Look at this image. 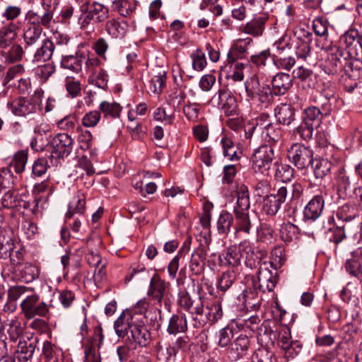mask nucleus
I'll list each match as a JSON object with an SVG mask.
<instances>
[{"label": "nucleus", "mask_w": 362, "mask_h": 362, "mask_svg": "<svg viewBox=\"0 0 362 362\" xmlns=\"http://www.w3.org/2000/svg\"><path fill=\"white\" fill-rule=\"evenodd\" d=\"M17 26L13 23H10L6 26L3 27L0 30V48L6 49L12 44V42L16 38L17 33L16 30Z\"/></svg>", "instance_id": "nucleus-34"}, {"label": "nucleus", "mask_w": 362, "mask_h": 362, "mask_svg": "<svg viewBox=\"0 0 362 362\" xmlns=\"http://www.w3.org/2000/svg\"><path fill=\"white\" fill-rule=\"evenodd\" d=\"M191 58L192 59V67L195 71H201L206 67L207 62L205 54L200 49H197L192 53Z\"/></svg>", "instance_id": "nucleus-55"}, {"label": "nucleus", "mask_w": 362, "mask_h": 362, "mask_svg": "<svg viewBox=\"0 0 362 362\" xmlns=\"http://www.w3.org/2000/svg\"><path fill=\"white\" fill-rule=\"evenodd\" d=\"M257 362H277L274 354L266 348L258 349L255 353Z\"/></svg>", "instance_id": "nucleus-62"}, {"label": "nucleus", "mask_w": 362, "mask_h": 362, "mask_svg": "<svg viewBox=\"0 0 362 362\" xmlns=\"http://www.w3.org/2000/svg\"><path fill=\"white\" fill-rule=\"evenodd\" d=\"M346 272L353 276L360 279L362 269V247H358L351 252V257L345 264Z\"/></svg>", "instance_id": "nucleus-25"}, {"label": "nucleus", "mask_w": 362, "mask_h": 362, "mask_svg": "<svg viewBox=\"0 0 362 362\" xmlns=\"http://www.w3.org/2000/svg\"><path fill=\"white\" fill-rule=\"evenodd\" d=\"M15 247V238L13 230L10 228L0 230V259L11 257Z\"/></svg>", "instance_id": "nucleus-20"}, {"label": "nucleus", "mask_w": 362, "mask_h": 362, "mask_svg": "<svg viewBox=\"0 0 362 362\" xmlns=\"http://www.w3.org/2000/svg\"><path fill=\"white\" fill-rule=\"evenodd\" d=\"M86 199L83 194L75 196L69 204L68 211L65 214V221L69 222L72 218L83 216L85 211Z\"/></svg>", "instance_id": "nucleus-29"}, {"label": "nucleus", "mask_w": 362, "mask_h": 362, "mask_svg": "<svg viewBox=\"0 0 362 362\" xmlns=\"http://www.w3.org/2000/svg\"><path fill=\"white\" fill-rule=\"evenodd\" d=\"M22 14V8L18 6L8 5L7 6L2 16L8 21L13 23V21L16 20Z\"/></svg>", "instance_id": "nucleus-60"}, {"label": "nucleus", "mask_w": 362, "mask_h": 362, "mask_svg": "<svg viewBox=\"0 0 362 362\" xmlns=\"http://www.w3.org/2000/svg\"><path fill=\"white\" fill-rule=\"evenodd\" d=\"M288 195L287 187H280L276 194H270L264 198L263 210L267 215L274 216L277 214Z\"/></svg>", "instance_id": "nucleus-14"}, {"label": "nucleus", "mask_w": 362, "mask_h": 362, "mask_svg": "<svg viewBox=\"0 0 362 362\" xmlns=\"http://www.w3.org/2000/svg\"><path fill=\"white\" fill-rule=\"evenodd\" d=\"M358 211L356 206L349 203L340 206L336 213L337 218L345 222H349L358 217Z\"/></svg>", "instance_id": "nucleus-39"}, {"label": "nucleus", "mask_w": 362, "mask_h": 362, "mask_svg": "<svg viewBox=\"0 0 362 362\" xmlns=\"http://www.w3.org/2000/svg\"><path fill=\"white\" fill-rule=\"evenodd\" d=\"M10 46L6 52V59L11 62L20 61L24 53L22 46L18 44H13Z\"/></svg>", "instance_id": "nucleus-57"}, {"label": "nucleus", "mask_w": 362, "mask_h": 362, "mask_svg": "<svg viewBox=\"0 0 362 362\" xmlns=\"http://www.w3.org/2000/svg\"><path fill=\"white\" fill-rule=\"evenodd\" d=\"M52 153L57 158H64L72 152L74 146V139L68 134L59 133L51 140Z\"/></svg>", "instance_id": "nucleus-11"}, {"label": "nucleus", "mask_w": 362, "mask_h": 362, "mask_svg": "<svg viewBox=\"0 0 362 362\" xmlns=\"http://www.w3.org/2000/svg\"><path fill=\"white\" fill-rule=\"evenodd\" d=\"M274 95V92L269 85L262 84L252 101L257 103L260 108H267L272 103Z\"/></svg>", "instance_id": "nucleus-31"}, {"label": "nucleus", "mask_w": 362, "mask_h": 362, "mask_svg": "<svg viewBox=\"0 0 362 362\" xmlns=\"http://www.w3.org/2000/svg\"><path fill=\"white\" fill-rule=\"evenodd\" d=\"M272 85L275 95H283L291 88L293 81L288 74L279 73L273 76Z\"/></svg>", "instance_id": "nucleus-26"}, {"label": "nucleus", "mask_w": 362, "mask_h": 362, "mask_svg": "<svg viewBox=\"0 0 362 362\" xmlns=\"http://www.w3.org/2000/svg\"><path fill=\"white\" fill-rule=\"evenodd\" d=\"M101 117V113L99 111H90L86 113L83 119L82 124L86 127H93L97 125Z\"/></svg>", "instance_id": "nucleus-64"}, {"label": "nucleus", "mask_w": 362, "mask_h": 362, "mask_svg": "<svg viewBox=\"0 0 362 362\" xmlns=\"http://www.w3.org/2000/svg\"><path fill=\"white\" fill-rule=\"evenodd\" d=\"M273 168L275 171V178L283 182L290 181L293 176L294 170L288 165L281 163L279 164L276 161L274 163Z\"/></svg>", "instance_id": "nucleus-40"}, {"label": "nucleus", "mask_w": 362, "mask_h": 362, "mask_svg": "<svg viewBox=\"0 0 362 362\" xmlns=\"http://www.w3.org/2000/svg\"><path fill=\"white\" fill-rule=\"evenodd\" d=\"M336 182L339 196L342 197L346 195L347 191L350 189L351 182L344 167H341L338 169Z\"/></svg>", "instance_id": "nucleus-41"}, {"label": "nucleus", "mask_w": 362, "mask_h": 362, "mask_svg": "<svg viewBox=\"0 0 362 362\" xmlns=\"http://www.w3.org/2000/svg\"><path fill=\"white\" fill-rule=\"evenodd\" d=\"M243 252L245 253V264L247 267L253 269L257 267L262 259L266 256L264 250L253 247L250 243L244 241Z\"/></svg>", "instance_id": "nucleus-23"}, {"label": "nucleus", "mask_w": 362, "mask_h": 362, "mask_svg": "<svg viewBox=\"0 0 362 362\" xmlns=\"http://www.w3.org/2000/svg\"><path fill=\"white\" fill-rule=\"evenodd\" d=\"M118 3V11L123 16H130L136 9V5L134 0H119Z\"/></svg>", "instance_id": "nucleus-61"}, {"label": "nucleus", "mask_w": 362, "mask_h": 362, "mask_svg": "<svg viewBox=\"0 0 362 362\" xmlns=\"http://www.w3.org/2000/svg\"><path fill=\"white\" fill-rule=\"evenodd\" d=\"M311 164L313 165L315 177L317 179L321 180L329 174L333 166L330 161L325 158L313 159V162Z\"/></svg>", "instance_id": "nucleus-37"}, {"label": "nucleus", "mask_w": 362, "mask_h": 362, "mask_svg": "<svg viewBox=\"0 0 362 362\" xmlns=\"http://www.w3.org/2000/svg\"><path fill=\"white\" fill-rule=\"evenodd\" d=\"M55 71V66L50 63L38 66L35 69V73L42 81H47L49 76Z\"/></svg>", "instance_id": "nucleus-59"}, {"label": "nucleus", "mask_w": 362, "mask_h": 362, "mask_svg": "<svg viewBox=\"0 0 362 362\" xmlns=\"http://www.w3.org/2000/svg\"><path fill=\"white\" fill-rule=\"evenodd\" d=\"M250 339L246 334H241L237 337L227 349V357L233 362H236L248 354L250 346Z\"/></svg>", "instance_id": "nucleus-12"}, {"label": "nucleus", "mask_w": 362, "mask_h": 362, "mask_svg": "<svg viewBox=\"0 0 362 362\" xmlns=\"http://www.w3.org/2000/svg\"><path fill=\"white\" fill-rule=\"evenodd\" d=\"M298 230V227L290 222L282 224L280 228L281 240L286 243H291L296 237Z\"/></svg>", "instance_id": "nucleus-49"}, {"label": "nucleus", "mask_w": 362, "mask_h": 362, "mask_svg": "<svg viewBox=\"0 0 362 362\" xmlns=\"http://www.w3.org/2000/svg\"><path fill=\"white\" fill-rule=\"evenodd\" d=\"M278 274L276 269L272 271L267 267H260L258 272L259 289L262 293L274 291L278 282Z\"/></svg>", "instance_id": "nucleus-18"}, {"label": "nucleus", "mask_w": 362, "mask_h": 362, "mask_svg": "<svg viewBox=\"0 0 362 362\" xmlns=\"http://www.w3.org/2000/svg\"><path fill=\"white\" fill-rule=\"evenodd\" d=\"M315 128L314 125L302 119L301 123L296 128L294 132L298 134L302 139L308 141L312 138Z\"/></svg>", "instance_id": "nucleus-52"}, {"label": "nucleus", "mask_w": 362, "mask_h": 362, "mask_svg": "<svg viewBox=\"0 0 362 362\" xmlns=\"http://www.w3.org/2000/svg\"><path fill=\"white\" fill-rule=\"evenodd\" d=\"M257 232L258 237L262 242L272 243L275 239L274 230L268 224H262Z\"/></svg>", "instance_id": "nucleus-56"}, {"label": "nucleus", "mask_w": 362, "mask_h": 362, "mask_svg": "<svg viewBox=\"0 0 362 362\" xmlns=\"http://www.w3.org/2000/svg\"><path fill=\"white\" fill-rule=\"evenodd\" d=\"M26 25L24 28L23 40L25 49L28 50L37 45L40 41L43 28H51V23L46 21V17L39 16L34 10H29L25 16Z\"/></svg>", "instance_id": "nucleus-2"}, {"label": "nucleus", "mask_w": 362, "mask_h": 362, "mask_svg": "<svg viewBox=\"0 0 362 362\" xmlns=\"http://www.w3.org/2000/svg\"><path fill=\"white\" fill-rule=\"evenodd\" d=\"M274 151L271 145H262L257 148L252 156L254 169L262 171L269 170L274 167Z\"/></svg>", "instance_id": "nucleus-8"}, {"label": "nucleus", "mask_w": 362, "mask_h": 362, "mask_svg": "<svg viewBox=\"0 0 362 362\" xmlns=\"http://www.w3.org/2000/svg\"><path fill=\"white\" fill-rule=\"evenodd\" d=\"M237 203L234 207L233 212L236 210L240 212H248L250 206L249 190L246 185H240L238 186L236 190Z\"/></svg>", "instance_id": "nucleus-32"}, {"label": "nucleus", "mask_w": 362, "mask_h": 362, "mask_svg": "<svg viewBox=\"0 0 362 362\" xmlns=\"http://www.w3.org/2000/svg\"><path fill=\"white\" fill-rule=\"evenodd\" d=\"M88 6L93 15L94 21L95 23H101L108 18L109 8L107 6L96 1H94L91 4L88 2Z\"/></svg>", "instance_id": "nucleus-43"}, {"label": "nucleus", "mask_w": 362, "mask_h": 362, "mask_svg": "<svg viewBox=\"0 0 362 362\" xmlns=\"http://www.w3.org/2000/svg\"><path fill=\"white\" fill-rule=\"evenodd\" d=\"M236 279L234 271L223 272L218 280L217 288L223 292L227 291Z\"/></svg>", "instance_id": "nucleus-50"}, {"label": "nucleus", "mask_w": 362, "mask_h": 362, "mask_svg": "<svg viewBox=\"0 0 362 362\" xmlns=\"http://www.w3.org/2000/svg\"><path fill=\"white\" fill-rule=\"evenodd\" d=\"M55 50L53 42L46 38L42 40V44L37 47L33 54V61L35 62H46L51 59Z\"/></svg>", "instance_id": "nucleus-30"}, {"label": "nucleus", "mask_w": 362, "mask_h": 362, "mask_svg": "<svg viewBox=\"0 0 362 362\" xmlns=\"http://www.w3.org/2000/svg\"><path fill=\"white\" fill-rule=\"evenodd\" d=\"M304 36L306 37V40H299L297 42L296 47V55L301 59H305L310 52V42L312 41V34L309 32H307Z\"/></svg>", "instance_id": "nucleus-48"}, {"label": "nucleus", "mask_w": 362, "mask_h": 362, "mask_svg": "<svg viewBox=\"0 0 362 362\" xmlns=\"http://www.w3.org/2000/svg\"><path fill=\"white\" fill-rule=\"evenodd\" d=\"M274 115L279 124L289 126L296 120V110L290 104L281 103L274 109Z\"/></svg>", "instance_id": "nucleus-22"}, {"label": "nucleus", "mask_w": 362, "mask_h": 362, "mask_svg": "<svg viewBox=\"0 0 362 362\" xmlns=\"http://www.w3.org/2000/svg\"><path fill=\"white\" fill-rule=\"evenodd\" d=\"M267 21L268 17L265 15L255 18L241 28V32L253 37H259L263 34Z\"/></svg>", "instance_id": "nucleus-27"}, {"label": "nucleus", "mask_w": 362, "mask_h": 362, "mask_svg": "<svg viewBox=\"0 0 362 362\" xmlns=\"http://www.w3.org/2000/svg\"><path fill=\"white\" fill-rule=\"evenodd\" d=\"M223 154L230 160H238V148L235 146L233 141L228 137H223L221 139Z\"/></svg>", "instance_id": "nucleus-51"}, {"label": "nucleus", "mask_w": 362, "mask_h": 362, "mask_svg": "<svg viewBox=\"0 0 362 362\" xmlns=\"http://www.w3.org/2000/svg\"><path fill=\"white\" fill-rule=\"evenodd\" d=\"M272 190V185L269 180H262L254 185V192L256 196L262 197L269 195Z\"/></svg>", "instance_id": "nucleus-63"}, {"label": "nucleus", "mask_w": 362, "mask_h": 362, "mask_svg": "<svg viewBox=\"0 0 362 362\" xmlns=\"http://www.w3.org/2000/svg\"><path fill=\"white\" fill-rule=\"evenodd\" d=\"M2 206L6 209H13L19 205L20 199L18 194L13 190H8L1 199Z\"/></svg>", "instance_id": "nucleus-53"}, {"label": "nucleus", "mask_w": 362, "mask_h": 362, "mask_svg": "<svg viewBox=\"0 0 362 362\" xmlns=\"http://www.w3.org/2000/svg\"><path fill=\"white\" fill-rule=\"evenodd\" d=\"M128 28V24L124 22H119L114 19L106 23L105 30L112 37L122 38L125 36Z\"/></svg>", "instance_id": "nucleus-35"}, {"label": "nucleus", "mask_w": 362, "mask_h": 362, "mask_svg": "<svg viewBox=\"0 0 362 362\" xmlns=\"http://www.w3.org/2000/svg\"><path fill=\"white\" fill-rule=\"evenodd\" d=\"M211 102L226 116L238 115L236 98L226 88L219 89L211 98Z\"/></svg>", "instance_id": "nucleus-4"}, {"label": "nucleus", "mask_w": 362, "mask_h": 362, "mask_svg": "<svg viewBox=\"0 0 362 362\" xmlns=\"http://www.w3.org/2000/svg\"><path fill=\"white\" fill-rule=\"evenodd\" d=\"M148 308L145 300L139 301L134 309L126 310L115 322L114 327L119 337L128 336L129 341L140 346H146L151 341V334L147 328L141 322H136L134 315L144 313Z\"/></svg>", "instance_id": "nucleus-1"}, {"label": "nucleus", "mask_w": 362, "mask_h": 362, "mask_svg": "<svg viewBox=\"0 0 362 362\" xmlns=\"http://www.w3.org/2000/svg\"><path fill=\"white\" fill-rule=\"evenodd\" d=\"M233 223V218L231 214L222 212L217 221V230L221 234H228Z\"/></svg>", "instance_id": "nucleus-46"}, {"label": "nucleus", "mask_w": 362, "mask_h": 362, "mask_svg": "<svg viewBox=\"0 0 362 362\" xmlns=\"http://www.w3.org/2000/svg\"><path fill=\"white\" fill-rule=\"evenodd\" d=\"M348 57L347 53L340 47H334L331 49L327 58L322 64L323 71L329 75L337 74L343 71V62Z\"/></svg>", "instance_id": "nucleus-9"}, {"label": "nucleus", "mask_w": 362, "mask_h": 362, "mask_svg": "<svg viewBox=\"0 0 362 362\" xmlns=\"http://www.w3.org/2000/svg\"><path fill=\"white\" fill-rule=\"evenodd\" d=\"M339 46L348 57H358L362 54V34L356 28H350L339 37Z\"/></svg>", "instance_id": "nucleus-5"}, {"label": "nucleus", "mask_w": 362, "mask_h": 362, "mask_svg": "<svg viewBox=\"0 0 362 362\" xmlns=\"http://www.w3.org/2000/svg\"><path fill=\"white\" fill-rule=\"evenodd\" d=\"M8 108L16 116H26L36 112L38 102L33 98H18L8 103Z\"/></svg>", "instance_id": "nucleus-15"}, {"label": "nucleus", "mask_w": 362, "mask_h": 362, "mask_svg": "<svg viewBox=\"0 0 362 362\" xmlns=\"http://www.w3.org/2000/svg\"><path fill=\"white\" fill-rule=\"evenodd\" d=\"M168 285V283L161 279L157 274H154L151 279L148 295L160 303L165 295Z\"/></svg>", "instance_id": "nucleus-24"}, {"label": "nucleus", "mask_w": 362, "mask_h": 362, "mask_svg": "<svg viewBox=\"0 0 362 362\" xmlns=\"http://www.w3.org/2000/svg\"><path fill=\"white\" fill-rule=\"evenodd\" d=\"M77 123L76 116L70 114L57 122V127L62 130L70 131L75 128Z\"/></svg>", "instance_id": "nucleus-58"}, {"label": "nucleus", "mask_w": 362, "mask_h": 362, "mask_svg": "<svg viewBox=\"0 0 362 362\" xmlns=\"http://www.w3.org/2000/svg\"><path fill=\"white\" fill-rule=\"evenodd\" d=\"M100 112L103 114L104 117L116 119L119 117L122 111L121 105L116 102L103 101L99 105Z\"/></svg>", "instance_id": "nucleus-36"}, {"label": "nucleus", "mask_w": 362, "mask_h": 362, "mask_svg": "<svg viewBox=\"0 0 362 362\" xmlns=\"http://www.w3.org/2000/svg\"><path fill=\"white\" fill-rule=\"evenodd\" d=\"M40 274L39 268L30 263H25L20 271V279L23 282L30 283L38 278Z\"/></svg>", "instance_id": "nucleus-45"}, {"label": "nucleus", "mask_w": 362, "mask_h": 362, "mask_svg": "<svg viewBox=\"0 0 362 362\" xmlns=\"http://www.w3.org/2000/svg\"><path fill=\"white\" fill-rule=\"evenodd\" d=\"M345 74L348 78L354 80H358L362 74V61L357 58V57H346L345 61L343 62Z\"/></svg>", "instance_id": "nucleus-28"}, {"label": "nucleus", "mask_w": 362, "mask_h": 362, "mask_svg": "<svg viewBox=\"0 0 362 362\" xmlns=\"http://www.w3.org/2000/svg\"><path fill=\"white\" fill-rule=\"evenodd\" d=\"M187 329V322L184 314H175L170 318L167 331L170 334L185 332Z\"/></svg>", "instance_id": "nucleus-33"}, {"label": "nucleus", "mask_w": 362, "mask_h": 362, "mask_svg": "<svg viewBox=\"0 0 362 362\" xmlns=\"http://www.w3.org/2000/svg\"><path fill=\"white\" fill-rule=\"evenodd\" d=\"M287 157L298 169L303 170L313 162V151L310 147L295 144L288 150Z\"/></svg>", "instance_id": "nucleus-7"}, {"label": "nucleus", "mask_w": 362, "mask_h": 362, "mask_svg": "<svg viewBox=\"0 0 362 362\" xmlns=\"http://www.w3.org/2000/svg\"><path fill=\"white\" fill-rule=\"evenodd\" d=\"M244 250L243 242L238 245H231L223 250L219 255V259L223 265L237 267L240 264L242 253Z\"/></svg>", "instance_id": "nucleus-16"}, {"label": "nucleus", "mask_w": 362, "mask_h": 362, "mask_svg": "<svg viewBox=\"0 0 362 362\" xmlns=\"http://www.w3.org/2000/svg\"><path fill=\"white\" fill-rule=\"evenodd\" d=\"M222 316L223 310L220 302L207 303L202 317H193L194 327H202L208 322L211 325L221 319Z\"/></svg>", "instance_id": "nucleus-13"}, {"label": "nucleus", "mask_w": 362, "mask_h": 362, "mask_svg": "<svg viewBox=\"0 0 362 362\" xmlns=\"http://www.w3.org/2000/svg\"><path fill=\"white\" fill-rule=\"evenodd\" d=\"M269 118L267 114H262L256 119V123L252 124V131L261 132L265 141L272 144H277L281 141L284 134V130L279 124L267 123L264 122Z\"/></svg>", "instance_id": "nucleus-3"}, {"label": "nucleus", "mask_w": 362, "mask_h": 362, "mask_svg": "<svg viewBox=\"0 0 362 362\" xmlns=\"http://www.w3.org/2000/svg\"><path fill=\"white\" fill-rule=\"evenodd\" d=\"M245 88L246 92V97L248 101L254 100L255 95L259 90L262 85L260 84L258 78L255 76L247 79L245 83Z\"/></svg>", "instance_id": "nucleus-47"}, {"label": "nucleus", "mask_w": 362, "mask_h": 362, "mask_svg": "<svg viewBox=\"0 0 362 362\" xmlns=\"http://www.w3.org/2000/svg\"><path fill=\"white\" fill-rule=\"evenodd\" d=\"M59 4L58 0H41L43 11H36L39 16L46 17V21L53 23L54 11Z\"/></svg>", "instance_id": "nucleus-44"}, {"label": "nucleus", "mask_w": 362, "mask_h": 362, "mask_svg": "<svg viewBox=\"0 0 362 362\" xmlns=\"http://www.w3.org/2000/svg\"><path fill=\"white\" fill-rule=\"evenodd\" d=\"M234 214L235 218V226L234 228L235 231H241L246 234H250L252 223L249 217V212H240L236 210Z\"/></svg>", "instance_id": "nucleus-38"}, {"label": "nucleus", "mask_w": 362, "mask_h": 362, "mask_svg": "<svg viewBox=\"0 0 362 362\" xmlns=\"http://www.w3.org/2000/svg\"><path fill=\"white\" fill-rule=\"evenodd\" d=\"M233 337L234 332L233 328L230 326H226L221 329L218 332V345L221 347L230 346Z\"/></svg>", "instance_id": "nucleus-54"}, {"label": "nucleus", "mask_w": 362, "mask_h": 362, "mask_svg": "<svg viewBox=\"0 0 362 362\" xmlns=\"http://www.w3.org/2000/svg\"><path fill=\"white\" fill-rule=\"evenodd\" d=\"M325 201L322 196H314L307 204L303 210L304 218L307 220L315 221L322 213Z\"/></svg>", "instance_id": "nucleus-21"}, {"label": "nucleus", "mask_w": 362, "mask_h": 362, "mask_svg": "<svg viewBox=\"0 0 362 362\" xmlns=\"http://www.w3.org/2000/svg\"><path fill=\"white\" fill-rule=\"evenodd\" d=\"M86 44L79 43L76 46L74 54L62 56L61 66L74 73L78 74L82 71V66L86 58Z\"/></svg>", "instance_id": "nucleus-10"}, {"label": "nucleus", "mask_w": 362, "mask_h": 362, "mask_svg": "<svg viewBox=\"0 0 362 362\" xmlns=\"http://www.w3.org/2000/svg\"><path fill=\"white\" fill-rule=\"evenodd\" d=\"M331 110V104L329 103H323L322 110L315 106H310L304 110L303 119L317 128L320 125L323 117L329 115Z\"/></svg>", "instance_id": "nucleus-19"}, {"label": "nucleus", "mask_w": 362, "mask_h": 362, "mask_svg": "<svg viewBox=\"0 0 362 362\" xmlns=\"http://www.w3.org/2000/svg\"><path fill=\"white\" fill-rule=\"evenodd\" d=\"M28 161V153L25 151L16 152L9 163V168H13L17 174H21L25 170Z\"/></svg>", "instance_id": "nucleus-42"}, {"label": "nucleus", "mask_w": 362, "mask_h": 362, "mask_svg": "<svg viewBox=\"0 0 362 362\" xmlns=\"http://www.w3.org/2000/svg\"><path fill=\"white\" fill-rule=\"evenodd\" d=\"M20 305L27 319H32L35 316L45 317L49 313V305L40 300V296L36 293L28 296Z\"/></svg>", "instance_id": "nucleus-6"}, {"label": "nucleus", "mask_w": 362, "mask_h": 362, "mask_svg": "<svg viewBox=\"0 0 362 362\" xmlns=\"http://www.w3.org/2000/svg\"><path fill=\"white\" fill-rule=\"evenodd\" d=\"M39 343L38 337L27 338L18 341L16 357L19 361L27 362L33 356Z\"/></svg>", "instance_id": "nucleus-17"}]
</instances>
